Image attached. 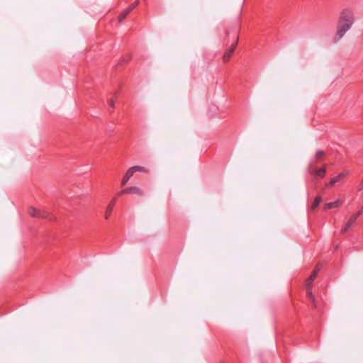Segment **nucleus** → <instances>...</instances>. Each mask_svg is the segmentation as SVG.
Masks as SVG:
<instances>
[{
  "label": "nucleus",
  "mask_w": 363,
  "mask_h": 363,
  "mask_svg": "<svg viewBox=\"0 0 363 363\" xmlns=\"http://www.w3.org/2000/svg\"><path fill=\"white\" fill-rule=\"evenodd\" d=\"M131 11H132V8H130V7L127 8L125 10V13H128V14H129L131 12Z\"/></svg>",
  "instance_id": "22"
},
{
  "label": "nucleus",
  "mask_w": 363,
  "mask_h": 363,
  "mask_svg": "<svg viewBox=\"0 0 363 363\" xmlns=\"http://www.w3.org/2000/svg\"><path fill=\"white\" fill-rule=\"evenodd\" d=\"M131 11H132V8H130V7L127 8L125 10V13H128V14H129L131 12Z\"/></svg>",
  "instance_id": "23"
},
{
  "label": "nucleus",
  "mask_w": 363,
  "mask_h": 363,
  "mask_svg": "<svg viewBox=\"0 0 363 363\" xmlns=\"http://www.w3.org/2000/svg\"><path fill=\"white\" fill-rule=\"evenodd\" d=\"M310 174H313L316 177L323 178L326 174V166L324 165L321 168H317L312 164H310L308 168Z\"/></svg>",
  "instance_id": "3"
},
{
  "label": "nucleus",
  "mask_w": 363,
  "mask_h": 363,
  "mask_svg": "<svg viewBox=\"0 0 363 363\" xmlns=\"http://www.w3.org/2000/svg\"><path fill=\"white\" fill-rule=\"evenodd\" d=\"M128 191H129L130 194H136L138 196H143L144 194L143 190L138 186L129 187Z\"/></svg>",
  "instance_id": "9"
},
{
  "label": "nucleus",
  "mask_w": 363,
  "mask_h": 363,
  "mask_svg": "<svg viewBox=\"0 0 363 363\" xmlns=\"http://www.w3.org/2000/svg\"><path fill=\"white\" fill-rule=\"evenodd\" d=\"M128 191V188H125L123 190H121V191L118 192V196H121L122 194H129V191Z\"/></svg>",
  "instance_id": "17"
},
{
  "label": "nucleus",
  "mask_w": 363,
  "mask_h": 363,
  "mask_svg": "<svg viewBox=\"0 0 363 363\" xmlns=\"http://www.w3.org/2000/svg\"><path fill=\"white\" fill-rule=\"evenodd\" d=\"M28 212L32 217L52 219L48 212L38 210L34 207H30Z\"/></svg>",
  "instance_id": "2"
},
{
  "label": "nucleus",
  "mask_w": 363,
  "mask_h": 363,
  "mask_svg": "<svg viewBox=\"0 0 363 363\" xmlns=\"http://www.w3.org/2000/svg\"><path fill=\"white\" fill-rule=\"evenodd\" d=\"M306 296L310 301L315 304V297L312 293V285H306Z\"/></svg>",
  "instance_id": "12"
},
{
  "label": "nucleus",
  "mask_w": 363,
  "mask_h": 363,
  "mask_svg": "<svg viewBox=\"0 0 363 363\" xmlns=\"http://www.w3.org/2000/svg\"><path fill=\"white\" fill-rule=\"evenodd\" d=\"M363 213V207L359 210L356 213L353 214L357 218H358V217L362 215Z\"/></svg>",
  "instance_id": "18"
},
{
  "label": "nucleus",
  "mask_w": 363,
  "mask_h": 363,
  "mask_svg": "<svg viewBox=\"0 0 363 363\" xmlns=\"http://www.w3.org/2000/svg\"><path fill=\"white\" fill-rule=\"evenodd\" d=\"M116 200H117V198L114 197L113 199V200L111 201V202L107 206L106 212H105V218L106 219H108L109 218L110 215L111 214Z\"/></svg>",
  "instance_id": "7"
},
{
  "label": "nucleus",
  "mask_w": 363,
  "mask_h": 363,
  "mask_svg": "<svg viewBox=\"0 0 363 363\" xmlns=\"http://www.w3.org/2000/svg\"><path fill=\"white\" fill-rule=\"evenodd\" d=\"M132 171L134 172H147L149 170L147 168L143 167V166H133L130 167Z\"/></svg>",
  "instance_id": "13"
},
{
  "label": "nucleus",
  "mask_w": 363,
  "mask_h": 363,
  "mask_svg": "<svg viewBox=\"0 0 363 363\" xmlns=\"http://www.w3.org/2000/svg\"><path fill=\"white\" fill-rule=\"evenodd\" d=\"M128 14L125 13V11H124L123 12H122L119 16H118V21L119 22H122L125 18L126 16H128Z\"/></svg>",
  "instance_id": "15"
},
{
  "label": "nucleus",
  "mask_w": 363,
  "mask_h": 363,
  "mask_svg": "<svg viewBox=\"0 0 363 363\" xmlns=\"http://www.w3.org/2000/svg\"><path fill=\"white\" fill-rule=\"evenodd\" d=\"M354 21L353 11L350 9H343L338 18L337 33L334 37V42H338L345 33L352 28Z\"/></svg>",
  "instance_id": "1"
},
{
  "label": "nucleus",
  "mask_w": 363,
  "mask_h": 363,
  "mask_svg": "<svg viewBox=\"0 0 363 363\" xmlns=\"http://www.w3.org/2000/svg\"><path fill=\"white\" fill-rule=\"evenodd\" d=\"M324 152L323 150H318L315 153L316 158H319L320 157H323L324 155Z\"/></svg>",
  "instance_id": "16"
},
{
  "label": "nucleus",
  "mask_w": 363,
  "mask_h": 363,
  "mask_svg": "<svg viewBox=\"0 0 363 363\" xmlns=\"http://www.w3.org/2000/svg\"><path fill=\"white\" fill-rule=\"evenodd\" d=\"M341 201L340 200L335 201L334 202L327 203L324 205V209H332L335 208H337L341 205Z\"/></svg>",
  "instance_id": "11"
},
{
  "label": "nucleus",
  "mask_w": 363,
  "mask_h": 363,
  "mask_svg": "<svg viewBox=\"0 0 363 363\" xmlns=\"http://www.w3.org/2000/svg\"><path fill=\"white\" fill-rule=\"evenodd\" d=\"M347 173H340L337 176L334 177L330 181L325 184L326 187H330L335 184L341 182V180L346 176Z\"/></svg>",
  "instance_id": "5"
},
{
  "label": "nucleus",
  "mask_w": 363,
  "mask_h": 363,
  "mask_svg": "<svg viewBox=\"0 0 363 363\" xmlns=\"http://www.w3.org/2000/svg\"><path fill=\"white\" fill-rule=\"evenodd\" d=\"M238 41V35H237V33H235L234 35V42L231 44L230 48L225 52V53L223 56V60L224 62L228 61V60L233 55V53L237 46Z\"/></svg>",
  "instance_id": "4"
},
{
  "label": "nucleus",
  "mask_w": 363,
  "mask_h": 363,
  "mask_svg": "<svg viewBox=\"0 0 363 363\" xmlns=\"http://www.w3.org/2000/svg\"><path fill=\"white\" fill-rule=\"evenodd\" d=\"M320 201H321L320 196H317L314 199L313 203V204L311 206L312 209L316 208L319 206Z\"/></svg>",
  "instance_id": "14"
},
{
  "label": "nucleus",
  "mask_w": 363,
  "mask_h": 363,
  "mask_svg": "<svg viewBox=\"0 0 363 363\" xmlns=\"http://www.w3.org/2000/svg\"><path fill=\"white\" fill-rule=\"evenodd\" d=\"M139 4V1H135V2H133L129 7L130 8H132V10L135 8Z\"/></svg>",
  "instance_id": "19"
},
{
  "label": "nucleus",
  "mask_w": 363,
  "mask_h": 363,
  "mask_svg": "<svg viewBox=\"0 0 363 363\" xmlns=\"http://www.w3.org/2000/svg\"><path fill=\"white\" fill-rule=\"evenodd\" d=\"M133 172L132 171L131 168H129L125 175L123 176V178L121 182V185L125 186L126 183L129 181V179L131 178V177L133 174Z\"/></svg>",
  "instance_id": "10"
},
{
  "label": "nucleus",
  "mask_w": 363,
  "mask_h": 363,
  "mask_svg": "<svg viewBox=\"0 0 363 363\" xmlns=\"http://www.w3.org/2000/svg\"><path fill=\"white\" fill-rule=\"evenodd\" d=\"M357 219V218L354 215H352L351 218L349 219V220L347 222L345 225L341 229V232L342 233H346L350 228V227L355 223Z\"/></svg>",
  "instance_id": "6"
},
{
  "label": "nucleus",
  "mask_w": 363,
  "mask_h": 363,
  "mask_svg": "<svg viewBox=\"0 0 363 363\" xmlns=\"http://www.w3.org/2000/svg\"><path fill=\"white\" fill-rule=\"evenodd\" d=\"M363 189V180L362 181V182L360 183L359 186V188H358V190L359 191H362Z\"/></svg>",
  "instance_id": "21"
},
{
  "label": "nucleus",
  "mask_w": 363,
  "mask_h": 363,
  "mask_svg": "<svg viewBox=\"0 0 363 363\" xmlns=\"http://www.w3.org/2000/svg\"><path fill=\"white\" fill-rule=\"evenodd\" d=\"M319 271H320V267L318 266H316V267L314 269V270L312 272V274H311V276L306 280V285H308V286L312 285V282L315 279Z\"/></svg>",
  "instance_id": "8"
},
{
  "label": "nucleus",
  "mask_w": 363,
  "mask_h": 363,
  "mask_svg": "<svg viewBox=\"0 0 363 363\" xmlns=\"http://www.w3.org/2000/svg\"><path fill=\"white\" fill-rule=\"evenodd\" d=\"M108 104H109V106H110L111 108H114V106H115V101H114V100H113V99H110V100L108 101Z\"/></svg>",
  "instance_id": "20"
}]
</instances>
